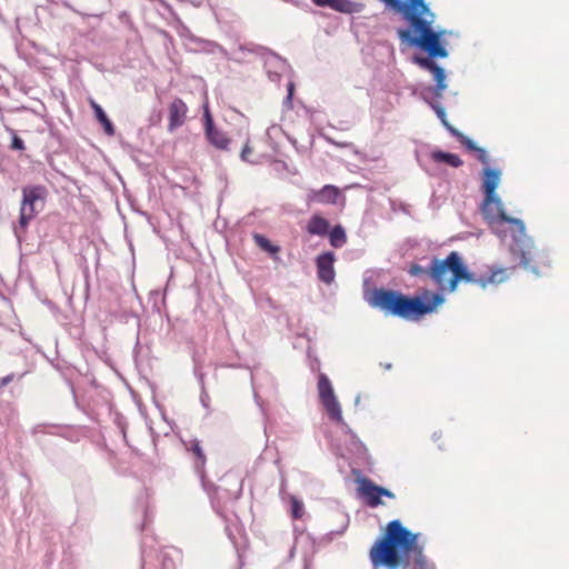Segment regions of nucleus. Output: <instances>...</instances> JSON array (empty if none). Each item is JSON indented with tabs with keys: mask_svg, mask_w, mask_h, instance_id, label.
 I'll list each match as a JSON object with an SVG mask.
<instances>
[{
	"mask_svg": "<svg viewBox=\"0 0 569 569\" xmlns=\"http://www.w3.org/2000/svg\"><path fill=\"white\" fill-rule=\"evenodd\" d=\"M460 143L470 151L483 166L490 164V157L483 148L476 147L470 140L458 130H451ZM501 172L497 168L485 167L482 169V193L483 199L480 206L482 218L488 222L489 228L502 240L509 239V250L519 260L522 268L542 274L550 267L548 253L537 249L533 241L528 237L523 221L509 217L505 203L497 193L500 183Z\"/></svg>",
	"mask_w": 569,
	"mask_h": 569,
	"instance_id": "obj_1",
	"label": "nucleus"
},
{
	"mask_svg": "<svg viewBox=\"0 0 569 569\" xmlns=\"http://www.w3.org/2000/svg\"><path fill=\"white\" fill-rule=\"evenodd\" d=\"M392 10L399 12L408 22V28L398 30V36L403 43L422 48L429 57H415L413 62L432 73L436 80V97H441L446 90V71L438 66L432 58H446L447 49L441 42L446 30L432 29L435 13L430 11L425 0H381Z\"/></svg>",
	"mask_w": 569,
	"mask_h": 569,
	"instance_id": "obj_2",
	"label": "nucleus"
},
{
	"mask_svg": "<svg viewBox=\"0 0 569 569\" xmlns=\"http://www.w3.org/2000/svg\"><path fill=\"white\" fill-rule=\"evenodd\" d=\"M418 538L419 533L405 528L400 520L389 521L381 537L369 549L371 565L373 568L387 569L408 568L413 565L416 568L427 569L428 562Z\"/></svg>",
	"mask_w": 569,
	"mask_h": 569,
	"instance_id": "obj_3",
	"label": "nucleus"
},
{
	"mask_svg": "<svg viewBox=\"0 0 569 569\" xmlns=\"http://www.w3.org/2000/svg\"><path fill=\"white\" fill-rule=\"evenodd\" d=\"M368 301L371 307L385 315L397 316L408 321H418L425 315L436 311L445 301L443 296L423 290L421 296H405L398 290L376 288L370 291Z\"/></svg>",
	"mask_w": 569,
	"mask_h": 569,
	"instance_id": "obj_4",
	"label": "nucleus"
},
{
	"mask_svg": "<svg viewBox=\"0 0 569 569\" xmlns=\"http://www.w3.org/2000/svg\"><path fill=\"white\" fill-rule=\"evenodd\" d=\"M429 279L440 290L455 291L460 281L473 282L475 274L469 271L460 253L451 251L445 259L430 261Z\"/></svg>",
	"mask_w": 569,
	"mask_h": 569,
	"instance_id": "obj_5",
	"label": "nucleus"
},
{
	"mask_svg": "<svg viewBox=\"0 0 569 569\" xmlns=\"http://www.w3.org/2000/svg\"><path fill=\"white\" fill-rule=\"evenodd\" d=\"M46 199V190L43 186H29L22 188V202L20 209L19 226L24 230L30 220L34 219L39 213L37 209L38 201L43 202Z\"/></svg>",
	"mask_w": 569,
	"mask_h": 569,
	"instance_id": "obj_6",
	"label": "nucleus"
},
{
	"mask_svg": "<svg viewBox=\"0 0 569 569\" xmlns=\"http://www.w3.org/2000/svg\"><path fill=\"white\" fill-rule=\"evenodd\" d=\"M317 387L319 399L329 418L340 423L342 421L341 408L333 392L332 383L325 373L319 375Z\"/></svg>",
	"mask_w": 569,
	"mask_h": 569,
	"instance_id": "obj_7",
	"label": "nucleus"
},
{
	"mask_svg": "<svg viewBox=\"0 0 569 569\" xmlns=\"http://www.w3.org/2000/svg\"><path fill=\"white\" fill-rule=\"evenodd\" d=\"M202 124L206 134V139L219 150H228L230 139L224 131H221L216 127L212 120V112L209 107L208 99L206 98L202 104Z\"/></svg>",
	"mask_w": 569,
	"mask_h": 569,
	"instance_id": "obj_8",
	"label": "nucleus"
},
{
	"mask_svg": "<svg viewBox=\"0 0 569 569\" xmlns=\"http://www.w3.org/2000/svg\"><path fill=\"white\" fill-rule=\"evenodd\" d=\"M358 493L365 498L369 507L382 505L381 497L395 498L389 489L377 486L369 478L358 479Z\"/></svg>",
	"mask_w": 569,
	"mask_h": 569,
	"instance_id": "obj_9",
	"label": "nucleus"
},
{
	"mask_svg": "<svg viewBox=\"0 0 569 569\" xmlns=\"http://www.w3.org/2000/svg\"><path fill=\"white\" fill-rule=\"evenodd\" d=\"M189 107L181 98H173L168 106V126L169 132H174L177 128L187 122Z\"/></svg>",
	"mask_w": 569,
	"mask_h": 569,
	"instance_id": "obj_10",
	"label": "nucleus"
},
{
	"mask_svg": "<svg viewBox=\"0 0 569 569\" xmlns=\"http://www.w3.org/2000/svg\"><path fill=\"white\" fill-rule=\"evenodd\" d=\"M335 261L332 252H325L316 257L317 276L321 281L331 283L335 280Z\"/></svg>",
	"mask_w": 569,
	"mask_h": 569,
	"instance_id": "obj_11",
	"label": "nucleus"
},
{
	"mask_svg": "<svg viewBox=\"0 0 569 569\" xmlns=\"http://www.w3.org/2000/svg\"><path fill=\"white\" fill-rule=\"evenodd\" d=\"M341 196L340 189L333 184H325L320 190H312L308 194V202L337 203Z\"/></svg>",
	"mask_w": 569,
	"mask_h": 569,
	"instance_id": "obj_12",
	"label": "nucleus"
},
{
	"mask_svg": "<svg viewBox=\"0 0 569 569\" xmlns=\"http://www.w3.org/2000/svg\"><path fill=\"white\" fill-rule=\"evenodd\" d=\"M509 271L510 269L490 267L489 270L482 273L479 278L475 277L473 283H477L482 288L497 286V283H501L509 278Z\"/></svg>",
	"mask_w": 569,
	"mask_h": 569,
	"instance_id": "obj_13",
	"label": "nucleus"
},
{
	"mask_svg": "<svg viewBox=\"0 0 569 569\" xmlns=\"http://www.w3.org/2000/svg\"><path fill=\"white\" fill-rule=\"evenodd\" d=\"M320 8H330L338 12L352 13L358 11V4L349 0H311Z\"/></svg>",
	"mask_w": 569,
	"mask_h": 569,
	"instance_id": "obj_14",
	"label": "nucleus"
},
{
	"mask_svg": "<svg viewBox=\"0 0 569 569\" xmlns=\"http://www.w3.org/2000/svg\"><path fill=\"white\" fill-rule=\"evenodd\" d=\"M306 229L311 236L325 237L329 233L330 222L326 218L319 216V213H315L308 221Z\"/></svg>",
	"mask_w": 569,
	"mask_h": 569,
	"instance_id": "obj_15",
	"label": "nucleus"
},
{
	"mask_svg": "<svg viewBox=\"0 0 569 569\" xmlns=\"http://www.w3.org/2000/svg\"><path fill=\"white\" fill-rule=\"evenodd\" d=\"M430 158L436 162H445V164L450 166L452 168H459L463 164V161L459 156L442 150L431 151Z\"/></svg>",
	"mask_w": 569,
	"mask_h": 569,
	"instance_id": "obj_16",
	"label": "nucleus"
},
{
	"mask_svg": "<svg viewBox=\"0 0 569 569\" xmlns=\"http://www.w3.org/2000/svg\"><path fill=\"white\" fill-rule=\"evenodd\" d=\"M90 107L93 109L98 122H100L103 126L104 133H107L108 136H113L114 124L110 121V119L107 117L101 107L97 102H94L93 99H90Z\"/></svg>",
	"mask_w": 569,
	"mask_h": 569,
	"instance_id": "obj_17",
	"label": "nucleus"
},
{
	"mask_svg": "<svg viewBox=\"0 0 569 569\" xmlns=\"http://www.w3.org/2000/svg\"><path fill=\"white\" fill-rule=\"evenodd\" d=\"M332 247L339 248L347 242L346 230L341 226H336L329 233Z\"/></svg>",
	"mask_w": 569,
	"mask_h": 569,
	"instance_id": "obj_18",
	"label": "nucleus"
},
{
	"mask_svg": "<svg viewBox=\"0 0 569 569\" xmlns=\"http://www.w3.org/2000/svg\"><path fill=\"white\" fill-rule=\"evenodd\" d=\"M253 239L256 241V244L259 246L263 251L270 252V253H278L279 247L271 244L268 238H266L262 234L256 233L253 236Z\"/></svg>",
	"mask_w": 569,
	"mask_h": 569,
	"instance_id": "obj_19",
	"label": "nucleus"
},
{
	"mask_svg": "<svg viewBox=\"0 0 569 569\" xmlns=\"http://www.w3.org/2000/svg\"><path fill=\"white\" fill-rule=\"evenodd\" d=\"M431 107L435 109L437 117L442 122V124L446 127V129L452 133V130H456V129L447 121L446 109L438 103L431 104Z\"/></svg>",
	"mask_w": 569,
	"mask_h": 569,
	"instance_id": "obj_20",
	"label": "nucleus"
},
{
	"mask_svg": "<svg viewBox=\"0 0 569 569\" xmlns=\"http://www.w3.org/2000/svg\"><path fill=\"white\" fill-rule=\"evenodd\" d=\"M291 512L293 519H301L305 513L302 502L297 500L296 497H292L291 499Z\"/></svg>",
	"mask_w": 569,
	"mask_h": 569,
	"instance_id": "obj_21",
	"label": "nucleus"
},
{
	"mask_svg": "<svg viewBox=\"0 0 569 569\" xmlns=\"http://www.w3.org/2000/svg\"><path fill=\"white\" fill-rule=\"evenodd\" d=\"M408 272L412 276V277H423V274H426L427 277H429V268H423L421 267V264H418V263H412L408 270Z\"/></svg>",
	"mask_w": 569,
	"mask_h": 569,
	"instance_id": "obj_22",
	"label": "nucleus"
},
{
	"mask_svg": "<svg viewBox=\"0 0 569 569\" xmlns=\"http://www.w3.org/2000/svg\"><path fill=\"white\" fill-rule=\"evenodd\" d=\"M252 152V149L250 148V141H247L242 148V150L240 151V158L242 160H249V157Z\"/></svg>",
	"mask_w": 569,
	"mask_h": 569,
	"instance_id": "obj_23",
	"label": "nucleus"
},
{
	"mask_svg": "<svg viewBox=\"0 0 569 569\" xmlns=\"http://www.w3.org/2000/svg\"><path fill=\"white\" fill-rule=\"evenodd\" d=\"M192 452L196 457H198L199 460H201L202 463L204 462L203 450L199 443L192 445Z\"/></svg>",
	"mask_w": 569,
	"mask_h": 569,
	"instance_id": "obj_24",
	"label": "nucleus"
},
{
	"mask_svg": "<svg viewBox=\"0 0 569 569\" xmlns=\"http://www.w3.org/2000/svg\"><path fill=\"white\" fill-rule=\"evenodd\" d=\"M11 148L16 149V150L24 149V143H23L22 139H20L19 136H17V134L13 136Z\"/></svg>",
	"mask_w": 569,
	"mask_h": 569,
	"instance_id": "obj_25",
	"label": "nucleus"
},
{
	"mask_svg": "<svg viewBox=\"0 0 569 569\" xmlns=\"http://www.w3.org/2000/svg\"><path fill=\"white\" fill-rule=\"evenodd\" d=\"M293 94H295V83L293 82H289L288 83V96H287V101L290 103L292 98H293Z\"/></svg>",
	"mask_w": 569,
	"mask_h": 569,
	"instance_id": "obj_26",
	"label": "nucleus"
},
{
	"mask_svg": "<svg viewBox=\"0 0 569 569\" xmlns=\"http://www.w3.org/2000/svg\"><path fill=\"white\" fill-rule=\"evenodd\" d=\"M12 378H13V375H8V376H6V377H2V378H1V381H0V385H1V386H6V385H8V382H10Z\"/></svg>",
	"mask_w": 569,
	"mask_h": 569,
	"instance_id": "obj_27",
	"label": "nucleus"
}]
</instances>
